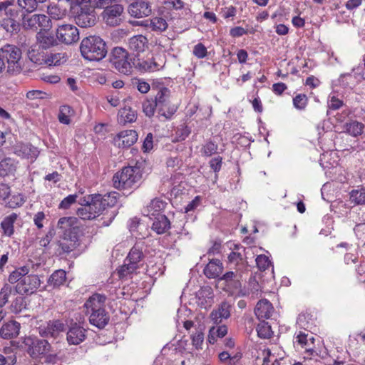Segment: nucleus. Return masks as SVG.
<instances>
[{
  "mask_svg": "<svg viewBox=\"0 0 365 365\" xmlns=\"http://www.w3.org/2000/svg\"><path fill=\"white\" fill-rule=\"evenodd\" d=\"M14 153L19 157L28 159L30 158L33 160L37 158L39 152L37 148L29 143H21L18 144L14 148Z\"/></svg>",
  "mask_w": 365,
  "mask_h": 365,
  "instance_id": "nucleus-21",
  "label": "nucleus"
},
{
  "mask_svg": "<svg viewBox=\"0 0 365 365\" xmlns=\"http://www.w3.org/2000/svg\"><path fill=\"white\" fill-rule=\"evenodd\" d=\"M51 351V345L46 339H35L31 341L27 352L32 358H38Z\"/></svg>",
  "mask_w": 365,
  "mask_h": 365,
  "instance_id": "nucleus-20",
  "label": "nucleus"
},
{
  "mask_svg": "<svg viewBox=\"0 0 365 365\" xmlns=\"http://www.w3.org/2000/svg\"><path fill=\"white\" fill-rule=\"evenodd\" d=\"M86 338V329L76 322H71L69 325L66 340L70 345H78Z\"/></svg>",
  "mask_w": 365,
  "mask_h": 365,
  "instance_id": "nucleus-16",
  "label": "nucleus"
},
{
  "mask_svg": "<svg viewBox=\"0 0 365 365\" xmlns=\"http://www.w3.org/2000/svg\"><path fill=\"white\" fill-rule=\"evenodd\" d=\"M170 91L168 88L163 87L158 91L153 101L156 103L157 107L162 103H166L170 99Z\"/></svg>",
  "mask_w": 365,
  "mask_h": 365,
  "instance_id": "nucleus-40",
  "label": "nucleus"
},
{
  "mask_svg": "<svg viewBox=\"0 0 365 365\" xmlns=\"http://www.w3.org/2000/svg\"><path fill=\"white\" fill-rule=\"evenodd\" d=\"M153 219L154 221L152 225V230L157 234H163L170 228V220L165 215L158 213L157 216L153 217Z\"/></svg>",
  "mask_w": 365,
  "mask_h": 365,
  "instance_id": "nucleus-26",
  "label": "nucleus"
},
{
  "mask_svg": "<svg viewBox=\"0 0 365 365\" xmlns=\"http://www.w3.org/2000/svg\"><path fill=\"white\" fill-rule=\"evenodd\" d=\"M56 37L61 43L70 45L79 40V31L72 24H62L56 30Z\"/></svg>",
  "mask_w": 365,
  "mask_h": 365,
  "instance_id": "nucleus-14",
  "label": "nucleus"
},
{
  "mask_svg": "<svg viewBox=\"0 0 365 365\" xmlns=\"http://www.w3.org/2000/svg\"><path fill=\"white\" fill-rule=\"evenodd\" d=\"M56 229L60 237H73V235L78 237L81 224L76 217H63L58 220Z\"/></svg>",
  "mask_w": 365,
  "mask_h": 365,
  "instance_id": "nucleus-8",
  "label": "nucleus"
},
{
  "mask_svg": "<svg viewBox=\"0 0 365 365\" xmlns=\"http://www.w3.org/2000/svg\"><path fill=\"white\" fill-rule=\"evenodd\" d=\"M211 334H216L217 337L222 338L227 333V327L225 325L218 326L217 327H212L210 329Z\"/></svg>",
  "mask_w": 365,
  "mask_h": 365,
  "instance_id": "nucleus-56",
  "label": "nucleus"
},
{
  "mask_svg": "<svg viewBox=\"0 0 365 365\" xmlns=\"http://www.w3.org/2000/svg\"><path fill=\"white\" fill-rule=\"evenodd\" d=\"M241 274L237 272H226L222 277L220 278V280H223L225 282V284L233 280L236 277H238Z\"/></svg>",
  "mask_w": 365,
  "mask_h": 365,
  "instance_id": "nucleus-61",
  "label": "nucleus"
},
{
  "mask_svg": "<svg viewBox=\"0 0 365 365\" xmlns=\"http://www.w3.org/2000/svg\"><path fill=\"white\" fill-rule=\"evenodd\" d=\"M36 38L41 46L44 48H49L56 43L54 36L48 34L47 31H39L36 35Z\"/></svg>",
  "mask_w": 365,
  "mask_h": 365,
  "instance_id": "nucleus-34",
  "label": "nucleus"
},
{
  "mask_svg": "<svg viewBox=\"0 0 365 365\" xmlns=\"http://www.w3.org/2000/svg\"><path fill=\"white\" fill-rule=\"evenodd\" d=\"M343 106V101L336 96H330L328 101V108L331 110H338Z\"/></svg>",
  "mask_w": 365,
  "mask_h": 365,
  "instance_id": "nucleus-55",
  "label": "nucleus"
},
{
  "mask_svg": "<svg viewBox=\"0 0 365 365\" xmlns=\"http://www.w3.org/2000/svg\"><path fill=\"white\" fill-rule=\"evenodd\" d=\"M349 195L351 202L356 205H365V187L353 190Z\"/></svg>",
  "mask_w": 365,
  "mask_h": 365,
  "instance_id": "nucleus-37",
  "label": "nucleus"
},
{
  "mask_svg": "<svg viewBox=\"0 0 365 365\" xmlns=\"http://www.w3.org/2000/svg\"><path fill=\"white\" fill-rule=\"evenodd\" d=\"M143 258V247L141 245L137 243L130 250L128 257L125 259L124 264L118 269V274L119 277H128L130 274L136 272V270L140 268V262Z\"/></svg>",
  "mask_w": 365,
  "mask_h": 365,
  "instance_id": "nucleus-5",
  "label": "nucleus"
},
{
  "mask_svg": "<svg viewBox=\"0 0 365 365\" xmlns=\"http://www.w3.org/2000/svg\"><path fill=\"white\" fill-rule=\"evenodd\" d=\"M138 140V133L133 130L120 132L113 139L115 145L118 148H129Z\"/></svg>",
  "mask_w": 365,
  "mask_h": 365,
  "instance_id": "nucleus-18",
  "label": "nucleus"
},
{
  "mask_svg": "<svg viewBox=\"0 0 365 365\" xmlns=\"http://www.w3.org/2000/svg\"><path fill=\"white\" fill-rule=\"evenodd\" d=\"M217 145L212 141H209L202 148V153L206 156H211L212 154L217 153Z\"/></svg>",
  "mask_w": 365,
  "mask_h": 365,
  "instance_id": "nucleus-50",
  "label": "nucleus"
},
{
  "mask_svg": "<svg viewBox=\"0 0 365 365\" xmlns=\"http://www.w3.org/2000/svg\"><path fill=\"white\" fill-rule=\"evenodd\" d=\"M308 103V98L305 94H297L293 98V105L297 110H304Z\"/></svg>",
  "mask_w": 365,
  "mask_h": 365,
  "instance_id": "nucleus-44",
  "label": "nucleus"
},
{
  "mask_svg": "<svg viewBox=\"0 0 365 365\" xmlns=\"http://www.w3.org/2000/svg\"><path fill=\"white\" fill-rule=\"evenodd\" d=\"M143 178V170L137 163L135 166H126L113 177V183L118 190L137 187Z\"/></svg>",
  "mask_w": 365,
  "mask_h": 365,
  "instance_id": "nucleus-3",
  "label": "nucleus"
},
{
  "mask_svg": "<svg viewBox=\"0 0 365 365\" xmlns=\"http://www.w3.org/2000/svg\"><path fill=\"white\" fill-rule=\"evenodd\" d=\"M256 264L260 270H266L271 264L268 257L264 255H258L256 258Z\"/></svg>",
  "mask_w": 365,
  "mask_h": 365,
  "instance_id": "nucleus-49",
  "label": "nucleus"
},
{
  "mask_svg": "<svg viewBox=\"0 0 365 365\" xmlns=\"http://www.w3.org/2000/svg\"><path fill=\"white\" fill-rule=\"evenodd\" d=\"M45 56V64L48 66H56L60 64L61 53L46 54Z\"/></svg>",
  "mask_w": 365,
  "mask_h": 365,
  "instance_id": "nucleus-51",
  "label": "nucleus"
},
{
  "mask_svg": "<svg viewBox=\"0 0 365 365\" xmlns=\"http://www.w3.org/2000/svg\"><path fill=\"white\" fill-rule=\"evenodd\" d=\"M74 113L73 109L68 105H64L60 107L58 113V120L60 123L68 125L71 122L70 117Z\"/></svg>",
  "mask_w": 365,
  "mask_h": 365,
  "instance_id": "nucleus-35",
  "label": "nucleus"
},
{
  "mask_svg": "<svg viewBox=\"0 0 365 365\" xmlns=\"http://www.w3.org/2000/svg\"><path fill=\"white\" fill-rule=\"evenodd\" d=\"M61 240L58 241V246L61 249L63 253H69L75 250L79 245L78 237L76 235L68 237H60Z\"/></svg>",
  "mask_w": 365,
  "mask_h": 365,
  "instance_id": "nucleus-28",
  "label": "nucleus"
},
{
  "mask_svg": "<svg viewBox=\"0 0 365 365\" xmlns=\"http://www.w3.org/2000/svg\"><path fill=\"white\" fill-rule=\"evenodd\" d=\"M222 163V158L220 156H217L210 160V166L214 170L215 173H217L220 170Z\"/></svg>",
  "mask_w": 365,
  "mask_h": 365,
  "instance_id": "nucleus-58",
  "label": "nucleus"
},
{
  "mask_svg": "<svg viewBox=\"0 0 365 365\" xmlns=\"http://www.w3.org/2000/svg\"><path fill=\"white\" fill-rule=\"evenodd\" d=\"M41 284L39 277L30 274L21 279L15 286V292L21 295H29L36 292Z\"/></svg>",
  "mask_w": 365,
  "mask_h": 365,
  "instance_id": "nucleus-12",
  "label": "nucleus"
},
{
  "mask_svg": "<svg viewBox=\"0 0 365 365\" xmlns=\"http://www.w3.org/2000/svg\"><path fill=\"white\" fill-rule=\"evenodd\" d=\"M148 40L143 35H137L131 37L128 41V47L130 50L136 51L138 54L145 49Z\"/></svg>",
  "mask_w": 365,
  "mask_h": 365,
  "instance_id": "nucleus-30",
  "label": "nucleus"
},
{
  "mask_svg": "<svg viewBox=\"0 0 365 365\" xmlns=\"http://www.w3.org/2000/svg\"><path fill=\"white\" fill-rule=\"evenodd\" d=\"M223 271L222 262L218 259H212L205 267L203 272L210 279L218 277Z\"/></svg>",
  "mask_w": 365,
  "mask_h": 365,
  "instance_id": "nucleus-25",
  "label": "nucleus"
},
{
  "mask_svg": "<svg viewBox=\"0 0 365 365\" xmlns=\"http://www.w3.org/2000/svg\"><path fill=\"white\" fill-rule=\"evenodd\" d=\"M78 195L76 194L69 195L66 197H65L60 203L59 208L61 209H68L71 205L76 202Z\"/></svg>",
  "mask_w": 365,
  "mask_h": 365,
  "instance_id": "nucleus-53",
  "label": "nucleus"
},
{
  "mask_svg": "<svg viewBox=\"0 0 365 365\" xmlns=\"http://www.w3.org/2000/svg\"><path fill=\"white\" fill-rule=\"evenodd\" d=\"M228 260L230 263L238 265L240 263H242L243 259L240 253L231 252L228 256Z\"/></svg>",
  "mask_w": 365,
  "mask_h": 365,
  "instance_id": "nucleus-60",
  "label": "nucleus"
},
{
  "mask_svg": "<svg viewBox=\"0 0 365 365\" xmlns=\"http://www.w3.org/2000/svg\"><path fill=\"white\" fill-rule=\"evenodd\" d=\"M66 280V272L63 269L56 270L48 279V286L58 288L63 285Z\"/></svg>",
  "mask_w": 365,
  "mask_h": 365,
  "instance_id": "nucleus-29",
  "label": "nucleus"
},
{
  "mask_svg": "<svg viewBox=\"0 0 365 365\" xmlns=\"http://www.w3.org/2000/svg\"><path fill=\"white\" fill-rule=\"evenodd\" d=\"M127 10L133 18L147 17L152 14V4L149 0H133L128 4Z\"/></svg>",
  "mask_w": 365,
  "mask_h": 365,
  "instance_id": "nucleus-13",
  "label": "nucleus"
},
{
  "mask_svg": "<svg viewBox=\"0 0 365 365\" xmlns=\"http://www.w3.org/2000/svg\"><path fill=\"white\" fill-rule=\"evenodd\" d=\"M28 58L29 60L37 64V65H43L45 64V54L43 53H41L34 49L29 50L28 51Z\"/></svg>",
  "mask_w": 365,
  "mask_h": 365,
  "instance_id": "nucleus-42",
  "label": "nucleus"
},
{
  "mask_svg": "<svg viewBox=\"0 0 365 365\" xmlns=\"http://www.w3.org/2000/svg\"><path fill=\"white\" fill-rule=\"evenodd\" d=\"M124 7L122 4H110L101 14L103 20L110 26H119L123 21Z\"/></svg>",
  "mask_w": 365,
  "mask_h": 365,
  "instance_id": "nucleus-11",
  "label": "nucleus"
},
{
  "mask_svg": "<svg viewBox=\"0 0 365 365\" xmlns=\"http://www.w3.org/2000/svg\"><path fill=\"white\" fill-rule=\"evenodd\" d=\"M211 294H212V291H211V289L209 287H206L205 289L200 290L197 293V303L198 304V305H200L201 307H205L207 304L205 297H208L209 295H211Z\"/></svg>",
  "mask_w": 365,
  "mask_h": 365,
  "instance_id": "nucleus-46",
  "label": "nucleus"
},
{
  "mask_svg": "<svg viewBox=\"0 0 365 365\" xmlns=\"http://www.w3.org/2000/svg\"><path fill=\"white\" fill-rule=\"evenodd\" d=\"M273 312L274 307L267 299L259 300L255 309V315L259 320L269 319Z\"/></svg>",
  "mask_w": 365,
  "mask_h": 365,
  "instance_id": "nucleus-22",
  "label": "nucleus"
},
{
  "mask_svg": "<svg viewBox=\"0 0 365 365\" xmlns=\"http://www.w3.org/2000/svg\"><path fill=\"white\" fill-rule=\"evenodd\" d=\"M230 34L232 37H240L246 34L247 31L241 26H236L230 29Z\"/></svg>",
  "mask_w": 365,
  "mask_h": 365,
  "instance_id": "nucleus-64",
  "label": "nucleus"
},
{
  "mask_svg": "<svg viewBox=\"0 0 365 365\" xmlns=\"http://www.w3.org/2000/svg\"><path fill=\"white\" fill-rule=\"evenodd\" d=\"M176 110L177 107L173 105L170 100L157 107V111L158 114L165 117L166 119L170 118L172 115L176 112Z\"/></svg>",
  "mask_w": 365,
  "mask_h": 365,
  "instance_id": "nucleus-33",
  "label": "nucleus"
},
{
  "mask_svg": "<svg viewBox=\"0 0 365 365\" xmlns=\"http://www.w3.org/2000/svg\"><path fill=\"white\" fill-rule=\"evenodd\" d=\"M231 310V304L227 301H223L210 312V319L213 324H220L223 320L230 318Z\"/></svg>",
  "mask_w": 365,
  "mask_h": 365,
  "instance_id": "nucleus-17",
  "label": "nucleus"
},
{
  "mask_svg": "<svg viewBox=\"0 0 365 365\" xmlns=\"http://www.w3.org/2000/svg\"><path fill=\"white\" fill-rule=\"evenodd\" d=\"M156 110H157V105L153 98L146 99L145 101H143V111L147 117H148V118L153 117L154 115Z\"/></svg>",
  "mask_w": 365,
  "mask_h": 365,
  "instance_id": "nucleus-41",
  "label": "nucleus"
},
{
  "mask_svg": "<svg viewBox=\"0 0 365 365\" xmlns=\"http://www.w3.org/2000/svg\"><path fill=\"white\" fill-rule=\"evenodd\" d=\"M21 325L16 321H9L4 324L0 329V336L4 339H12L19 334Z\"/></svg>",
  "mask_w": 365,
  "mask_h": 365,
  "instance_id": "nucleus-24",
  "label": "nucleus"
},
{
  "mask_svg": "<svg viewBox=\"0 0 365 365\" xmlns=\"http://www.w3.org/2000/svg\"><path fill=\"white\" fill-rule=\"evenodd\" d=\"M200 202V197L199 196H196L194 200L190 202L187 206L185 207V212H188L195 210Z\"/></svg>",
  "mask_w": 365,
  "mask_h": 365,
  "instance_id": "nucleus-63",
  "label": "nucleus"
},
{
  "mask_svg": "<svg viewBox=\"0 0 365 365\" xmlns=\"http://www.w3.org/2000/svg\"><path fill=\"white\" fill-rule=\"evenodd\" d=\"M56 235V230L53 227L51 228L45 237L40 240V245L43 247H46Z\"/></svg>",
  "mask_w": 365,
  "mask_h": 365,
  "instance_id": "nucleus-59",
  "label": "nucleus"
},
{
  "mask_svg": "<svg viewBox=\"0 0 365 365\" xmlns=\"http://www.w3.org/2000/svg\"><path fill=\"white\" fill-rule=\"evenodd\" d=\"M26 302L23 297H17L11 305V310L15 314L20 313L23 309H26Z\"/></svg>",
  "mask_w": 365,
  "mask_h": 365,
  "instance_id": "nucleus-45",
  "label": "nucleus"
},
{
  "mask_svg": "<svg viewBox=\"0 0 365 365\" xmlns=\"http://www.w3.org/2000/svg\"><path fill=\"white\" fill-rule=\"evenodd\" d=\"M77 215L83 220H91L96 218L91 205L86 207L78 208L76 211Z\"/></svg>",
  "mask_w": 365,
  "mask_h": 365,
  "instance_id": "nucleus-39",
  "label": "nucleus"
},
{
  "mask_svg": "<svg viewBox=\"0 0 365 365\" xmlns=\"http://www.w3.org/2000/svg\"><path fill=\"white\" fill-rule=\"evenodd\" d=\"M43 95H46L45 93L38 91V90H33L30 91L26 93V97L29 99L34 100V99H42L43 98Z\"/></svg>",
  "mask_w": 365,
  "mask_h": 365,
  "instance_id": "nucleus-62",
  "label": "nucleus"
},
{
  "mask_svg": "<svg viewBox=\"0 0 365 365\" xmlns=\"http://www.w3.org/2000/svg\"><path fill=\"white\" fill-rule=\"evenodd\" d=\"M109 62L118 72L125 75L131 73L132 65L128 61V52L121 47L114 48L110 55Z\"/></svg>",
  "mask_w": 365,
  "mask_h": 365,
  "instance_id": "nucleus-6",
  "label": "nucleus"
},
{
  "mask_svg": "<svg viewBox=\"0 0 365 365\" xmlns=\"http://www.w3.org/2000/svg\"><path fill=\"white\" fill-rule=\"evenodd\" d=\"M65 330L64 323L59 320H52L47 323L46 327H39V334L43 337H53L56 338L59 333Z\"/></svg>",
  "mask_w": 365,
  "mask_h": 365,
  "instance_id": "nucleus-19",
  "label": "nucleus"
},
{
  "mask_svg": "<svg viewBox=\"0 0 365 365\" xmlns=\"http://www.w3.org/2000/svg\"><path fill=\"white\" fill-rule=\"evenodd\" d=\"M165 205L163 200L154 199L145 210V212H147L145 215L149 216L150 219H153V217L157 216L158 213L164 210Z\"/></svg>",
  "mask_w": 365,
  "mask_h": 365,
  "instance_id": "nucleus-31",
  "label": "nucleus"
},
{
  "mask_svg": "<svg viewBox=\"0 0 365 365\" xmlns=\"http://www.w3.org/2000/svg\"><path fill=\"white\" fill-rule=\"evenodd\" d=\"M192 344L197 349H202L201 346L204 340V334L201 329H197L196 332L192 335Z\"/></svg>",
  "mask_w": 365,
  "mask_h": 365,
  "instance_id": "nucleus-48",
  "label": "nucleus"
},
{
  "mask_svg": "<svg viewBox=\"0 0 365 365\" xmlns=\"http://www.w3.org/2000/svg\"><path fill=\"white\" fill-rule=\"evenodd\" d=\"M17 219V215L12 213L6 217L1 223V227L4 230V235L10 237L14 234V224Z\"/></svg>",
  "mask_w": 365,
  "mask_h": 365,
  "instance_id": "nucleus-32",
  "label": "nucleus"
},
{
  "mask_svg": "<svg viewBox=\"0 0 365 365\" xmlns=\"http://www.w3.org/2000/svg\"><path fill=\"white\" fill-rule=\"evenodd\" d=\"M315 338L312 332L307 330L304 331H299L295 336L294 344L297 349H304L305 354L307 355L306 357L309 356H317V353L315 350Z\"/></svg>",
  "mask_w": 365,
  "mask_h": 365,
  "instance_id": "nucleus-10",
  "label": "nucleus"
},
{
  "mask_svg": "<svg viewBox=\"0 0 365 365\" xmlns=\"http://www.w3.org/2000/svg\"><path fill=\"white\" fill-rule=\"evenodd\" d=\"M22 52L19 47L13 44H6L0 48V58L7 63V73L16 75L23 69L21 63Z\"/></svg>",
  "mask_w": 365,
  "mask_h": 365,
  "instance_id": "nucleus-4",
  "label": "nucleus"
},
{
  "mask_svg": "<svg viewBox=\"0 0 365 365\" xmlns=\"http://www.w3.org/2000/svg\"><path fill=\"white\" fill-rule=\"evenodd\" d=\"M193 53L197 58H202L207 55V48L202 43H199L195 46Z\"/></svg>",
  "mask_w": 365,
  "mask_h": 365,
  "instance_id": "nucleus-54",
  "label": "nucleus"
},
{
  "mask_svg": "<svg viewBox=\"0 0 365 365\" xmlns=\"http://www.w3.org/2000/svg\"><path fill=\"white\" fill-rule=\"evenodd\" d=\"M23 26L25 29H30L34 31L38 29L40 31H48L52 27V25L49 16L44 14H34L30 16H24Z\"/></svg>",
  "mask_w": 365,
  "mask_h": 365,
  "instance_id": "nucleus-9",
  "label": "nucleus"
},
{
  "mask_svg": "<svg viewBox=\"0 0 365 365\" xmlns=\"http://www.w3.org/2000/svg\"><path fill=\"white\" fill-rule=\"evenodd\" d=\"M256 330L257 331L258 336L262 339H269L272 336V331L271 326L269 325L264 319L257 324Z\"/></svg>",
  "mask_w": 365,
  "mask_h": 365,
  "instance_id": "nucleus-36",
  "label": "nucleus"
},
{
  "mask_svg": "<svg viewBox=\"0 0 365 365\" xmlns=\"http://www.w3.org/2000/svg\"><path fill=\"white\" fill-rule=\"evenodd\" d=\"M153 134L151 133H149L146 135V137L143 141V146H142V149L143 150L144 152H148L153 149Z\"/></svg>",
  "mask_w": 365,
  "mask_h": 365,
  "instance_id": "nucleus-57",
  "label": "nucleus"
},
{
  "mask_svg": "<svg viewBox=\"0 0 365 365\" xmlns=\"http://www.w3.org/2000/svg\"><path fill=\"white\" fill-rule=\"evenodd\" d=\"M88 3L93 10L95 9H106L112 4V0H88Z\"/></svg>",
  "mask_w": 365,
  "mask_h": 365,
  "instance_id": "nucleus-47",
  "label": "nucleus"
},
{
  "mask_svg": "<svg viewBox=\"0 0 365 365\" xmlns=\"http://www.w3.org/2000/svg\"><path fill=\"white\" fill-rule=\"evenodd\" d=\"M150 28L152 31L162 32L168 28V24L162 17H154L150 20Z\"/></svg>",
  "mask_w": 365,
  "mask_h": 365,
  "instance_id": "nucleus-38",
  "label": "nucleus"
},
{
  "mask_svg": "<svg viewBox=\"0 0 365 365\" xmlns=\"http://www.w3.org/2000/svg\"><path fill=\"white\" fill-rule=\"evenodd\" d=\"M75 21L78 26L82 28L93 26L97 22L95 10L87 5L81 6L75 16Z\"/></svg>",
  "mask_w": 365,
  "mask_h": 365,
  "instance_id": "nucleus-15",
  "label": "nucleus"
},
{
  "mask_svg": "<svg viewBox=\"0 0 365 365\" xmlns=\"http://www.w3.org/2000/svg\"><path fill=\"white\" fill-rule=\"evenodd\" d=\"M343 128L347 134L353 137H358L363 133L364 125L356 120H350L344 124Z\"/></svg>",
  "mask_w": 365,
  "mask_h": 365,
  "instance_id": "nucleus-27",
  "label": "nucleus"
},
{
  "mask_svg": "<svg viewBox=\"0 0 365 365\" xmlns=\"http://www.w3.org/2000/svg\"><path fill=\"white\" fill-rule=\"evenodd\" d=\"M81 54L83 58L90 61H99L104 58L108 53L105 41L98 36H89L82 39L80 44Z\"/></svg>",
  "mask_w": 365,
  "mask_h": 365,
  "instance_id": "nucleus-2",
  "label": "nucleus"
},
{
  "mask_svg": "<svg viewBox=\"0 0 365 365\" xmlns=\"http://www.w3.org/2000/svg\"><path fill=\"white\" fill-rule=\"evenodd\" d=\"M106 297L103 294H94L86 302L84 307L89 314L90 323L101 329L109 322L110 317L104 308Z\"/></svg>",
  "mask_w": 365,
  "mask_h": 365,
  "instance_id": "nucleus-1",
  "label": "nucleus"
},
{
  "mask_svg": "<svg viewBox=\"0 0 365 365\" xmlns=\"http://www.w3.org/2000/svg\"><path fill=\"white\" fill-rule=\"evenodd\" d=\"M241 279L242 274H240V276H238V277H236L233 280L226 284L225 286L228 289H230L232 292L239 291L242 287Z\"/></svg>",
  "mask_w": 365,
  "mask_h": 365,
  "instance_id": "nucleus-52",
  "label": "nucleus"
},
{
  "mask_svg": "<svg viewBox=\"0 0 365 365\" xmlns=\"http://www.w3.org/2000/svg\"><path fill=\"white\" fill-rule=\"evenodd\" d=\"M133 65L140 71H148L159 69V65L154 61L153 57L143 59L140 55H136L133 58Z\"/></svg>",
  "mask_w": 365,
  "mask_h": 365,
  "instance_id": "nucleus-23",
  "label": "nucleus"
},
{
  "mask_svg": "<svg viewBox=\"0 0 365 365\" xmlns=\"http://www.w3.org/2000/svg\"><path fill=\"white\" fill-rule=\"evenodd\" d=\"M119 193L110 192L105 195L94 194L91 197V206L96 217L100 215L107 208L113 207L117 203Z\"/></svg>",
  "mask_w": 365,
  "mask_h": 365,
  "instance_id": "nucleus-7",
  "label": "nucleus"
},
{
  "mask_svg": "<svg viewBox=\"0 0 365 365\" xmlns=\"http://www.w3.org/2000/svg\"><path fill=\"white\" fill-rule=\"evenodd\" d=\"M13 292V287L9 284H5L0 290V307H3L9 301V298Z\"/></svg>",
  "mask_w": 365,
  "mask_h": 365,
  "instance_id": "nucleus-43",
  "label": "nucleus"
}]
</instances>
